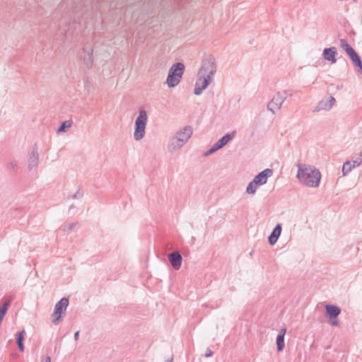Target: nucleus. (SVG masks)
Masks as SVG:
<instances>
[{
	"label": "nucleus",
	"instance_id": "obj_1",
	"mask_svg": "<svg viewBox=\"0 0 362 362\" xmlns=\"http://www.w3.org/2000/svg\"><path fill=\"white\" fill-rule=\"evenodd\" d=\"M216 70L215 58L213 55L210 54L207 58L202 60L194 89V95H200L207 88L214 78Z\"/></svg>",
	"mask_w": 362,
	"mask_h": 362
},
{
	"label": "nucleus",
	"instance_id": "obj_2",
	"mask_svg": "<svg viewBox=\"0 0 362 362\" xmlns=\"http://www.w3.org/2000/svg\"><path fill=\"white\" fill-rule=\"evenodd\" d=\"M296 177L302 184L310 187H317L321 180V173L315 167L306 164L298 163Z\"/></svg>",
	"mask_w": 362,
	"mask_h": 362
},
{
	"label": "nucleus",
	"instance_id": "obj_3",
	"mask_svg": "<svg viewBox=\"0 0 362 362\" xmlns=\"http://www.w3.org/2000/svg\"><path fill=\"white\" fill-rule=\"evenodd\" d=\"M193 133V129L191 126H186L180 129L177 134L173 136L169 145V151H173L180 148L190 138Z\"/></svg>",
	"mask_w": 362,
	"mask_h": 362
},
{
	"label": "nucleus",
	"instance_id": "obj_4",
	"mask_svg": "<svg viewBox=\"0 0 362 362\" xmlns=\"http://www.w3.org/2000/svg\"><path fill=\"white\" fill-rule=\"evenodd\" d=\"M185 66L182 62H176L170 68L166 83L169 88L177 86L182 77Z\"/></svg>",
	"mask_w": 362,
	"mask_h": 362
},
{
	"label": "nucleus",
	"instance_id": "obj_5",
	"mask_svg": "<svg viewBox=\"0 0 362 362\" xmlns=\"http://www.w3.org/2000/svg\"><path fill=\"white\" fill-rule=\"evenodd\" d=\"M147 121V112L144 107H141L134 124V138L136 141H139L144 137Z\"/></svg>",
	"mask_w": 362,
	"mask_h": 362
},
{
	"label": "nucleus",
	"instance_id": "obj_6",
	"mask_svg": "<svg viewBox=\"0 0 362 362\" xmlns=\"http://www.w3.org/2000/svg\"><path fill=\"white\" fill-rule=\"evenodd\" d=\"M341 313L339 306L333 304H327L325 306V315L327 318V322L332 327H338L339 322V315Z\"/></svg>",
	"mask_w": 362,
	"mask_h": 362
},
{
	"label": "nucleus",
	"instance_id": "obj_7",
	"mask_svg": "<svg viewBox=\"0 0 362 362\" xmlns=\"http://www.w3.org/2000/svg\"><path fill=\"white\" fill-rule=\"evenodd\" d=\"M69 298L64 297L55 304L54 312L53 314L52 315V323L58 325L59 322L62 320L64 315H65L66 308L69 305Z\"/></svg>",
	"mask_w": 362,
	"mask_h": 362
},
{
	"label": "nucleus",
	"instance_id": "obj_8",
	"mask_svg": "<svg viewBox=\"0 0 362 362\" xmlns=\"http://www.w3.org/2000/svg\"><path fill=\"white\" fill-rule=\"evenodd\" d=\"M287 96V91L282 93L278 92L276 95L272 99L267 105V109L273 114H275V110H279L282 103L286 100Z\"/></svg>",
	"mask_w": 362,
	"mask_h": 362
},
{
	"label": "nucleus",
	"instance_id": "obj_9",
	"mask_svg": "<svg viewBox=\"0 0 362 362\" xmlns=\"http://www.w3.org/2000/svg\"><path fill=\"white\" fill-rule=\"evenodd\" d=\"M168 260L175 270H179L182 262V257L179 251H174L168 255Z\"/></svg>",
	"mask_w": 362,
	"mask_h": 362
},
{
	"label": "nucleus",
	"instance_id": "obj_10",
	"mask_svg": "<svg viewBox=\"0 0 362 362\" xmlns=\"http://www.w3.org/2000/svg\"><path fill=\"white\" fill-rule=\"evenodd\" d=\"M273 175V170L270 168H266L262 172L259 173L253 178L254 183H257L259 186L263 185L267 183L268 177Z\"/></svg>",
	"mask_w": 362,
	"mask_h": 362
},
{
	"label": "nucleus",
	"instance_id": "obj_11",
	"mask_svg": "<svg viewBox=\"0 0 362 362\" xmlns=\"http://www.w3.org/2000/svg\"><path fill=\"white\" fill-rule=\"evenodd\" d=\"M362 163V151L358 154V157L356 158V160H353V164L351 163V161L346 160L343 166H342V173L343 175H346L351 170L352 168L355 167L359 166Z\"/></svg>",
	"mask_w": 362,
	"mask_h": 362
},
{
	"label": "nucleus",
	"instance_id": "obj_12",
	"mask_svg": "<svg viewBox=\"0 0 362 362\" xmlns=\"http://www.w3.org/2000/svg\"><path fill=\"white\" fill-rule=\"evenodd\" d=\"M39 163V153L37 146L35 144L33 146L32 151L29 156L28 169L31 171L33 168H36Z\"/></svg>",
	"mask_w": 362,
	"mask_h": 362
},
{
	"label": "nucleus",
	"instance_id": "obj_13",
	"mask_svg": "<svg viewBox=\"0 0 362 362\" xmlns=\"http://www.w3.org/2000/svg\"><path fill=\"white\" fill-rule=\"evenodd\" d=\"M337 54V49L335 47L325 48L322 52L323 58L330 62L332 64L336 63V56Z\"/></svg>",
	"mask_w": 362,
	"mask_h": 362
},
{
	"label": "nucleus",
	"instance_id": "obj_14",
	"mask_svg": "<svg viewBox=\"0 0 362 362\" xmlns=\"http://www.w3.org/2000/svg\"><path fill=\"white\" fill-rule=\"evenodd\" d=\"M348 56L358 72L362 74V59L360 55L354 49Z\"/></svg>",
	"mask_w": 362,
	"mask_h": 362
},
{
	"label": "nucleus",
	"instance_id": "obj_15",
	"mask_svg": "<svg viewBox=\"0 0 362 362\" xmlns=\"http://www.w3.org/2000/svg\"><path fill=\"white\" fill-rule=\"evenodd\" d=\"M282 230V226L281 223H278L275 227L273 228L272 233L268 237V243L270 245H274L277 242L279 238L281 235Z\"/></svg>",
	"mask_w": 362,
	"mask_h": 362
},
{
	"label": "nucleus",
	"instance_id": "obj_16",
	"mask_svg": "<svg viewBox=\"0 0 362 362\" xmlns=\"http://www.w3.org/2000/svg\"><path fill=\"white\" fill-rule=\"evenodd\" d=\"M286 333V328L284 327L279 330V332L277 334V337L276 339V349L279 352L282 351L284 349V346H285L284 337H285Z\"/></svg>",
	"mask_w": 362,
	"mask_h": 362
},
{
	"label": "nucleus",
	"instance_id": "obj_17",
	"mask_svg": "<svg viewBox=\"0 0 362 362\" xmlns=\"http://www.w3.org/2000/svg\"><path fill=\"white\" fill-rule=\"evenodd\" d=\"M83 51L84 52L83 63L86 68L90 69V68H92L93 64V49L91 48L89 51H86V49L83 48Z\"/></svg>",
	"mask_w": 362,
	"mask_h": 362
},
{
	"label": "nucleus",
	"instance_id": "obj_18",
	"mask_svg": "<svg viewBox=\"0 0 362 362\" xmlns=\"http://www.w3.org/2000/svg\"><path fill=\"white\" fill-rule=\"evenodd\" d=\"M25 336V330L19 331L16 334V342L18 349L21 352H23L24 349H25V346L23 344Z\"/></svg>",
	"mask_w": 362,
	"mask_h": 362
},
{
	"label": "nucleus",
	"instance_id": "obj_19",
	"mask_svg": "<svg viewBox=\"0 0 362 362\" xmlns=\"http://www.w3.org/2000/svg\"><path fill=\"white\" fill-rule=\"evenodd\" d=\"M236 132L233 131L230 133H227L224 136H223L221 139L218 140V141L220 143V144L224 147L226 145L228 144V142H230L235 136Z\"/></svg>",
	"mask_w": 362,
	"mask_h": 362
},
{
	"label": "nucleus",
	"instance_id": "obj_20",
	"mask_svg": "<svg viewBox=\"0 0 362 362\" xmlns=\"http://www.w3.org/2000/svg\"><path fill=\"white\" fill-rule=\"evenodd\" d=\"M73 122L71 120H66L61 123L60 126L58 127L57 133L60 132H66L69 128L71 127Z\"/></svg>",
	"mask_w": 362,
	"mask_h": 362
},
{
	"label": "nucleus",
	"instance_id": "obj_21",
	"mask_svg": "<svg viewBox=\"0 0 362 362\" xmlns=\"http://www.w3.org/2000/svg\"><path fill=\"white\" fill-rule=\"evenodd\" d=\"M340 47L345 51L348 55L354 49L347 42L345 39H340Z\"/></svg>",
	"mask_w": 362,
	"mask_h": 362
},
{
	"label": "nucleus",
	"instance_id": "obj_22",
	"mask_svg": "<svg viewBox=\"0 0 362 362\" xmlns=\"http://www.w3.org/2000/svg\"><path fill=\"white\" fill-rule=\"evenodd\" d=\"M330 109L327 100H321L318 103L313 112H318L321 110H329Z\"/></svg>",
	"mask_w": 362,
	"mask_h": 362
},
{
	"label": "nucleus",
	"instance_id": "obj_23",
	"mask_svg": "<svg viewBox=\"0 0 362 362\" xmlns=\"http://www.w3.org/2000/svg\"><path fill=\"white\" fill-rule=\"evenodd\" d=\"M259 185L257 184V183H254V180H252V181H250L247 187H246V192L249 194H253L256 192V190H257V187H258Z\"/></svg>",
	"mask_w": 362,
	"mask_h": 362
},
{
	"label": "nucleus",
	"instance_id": "obj_24",
	"mask_svg": "<svg viewBox=\"0 0 362 362\" xmlns=\"http://www.w3.org/2000/svg\"><path fill=\"white\" fill-rule=\"evenodd\" d=\"M83 196V192L81 191V188L79 187L78 191L74 194L71 196L70 197L71 199H80V198H82Z\"/></svg>",
	"mask_w": 362,
	"mask_h": 362
},
{
	"label": "nucleus",
	"instance_id": "obj_25",
	"mask_svg": "<svg viewBox=\"0 0 362 362\" xmlns=\"http://www.w3.org/2000/svg\"><path fill=\"white\" fill-rule=\"evenodd\" d=\"M76 225V223H71L69 224H66L64 226V231L71 230L75 227Z\"/></svg>",
	"mask_w": 362,
	"mask_h": 362
},
{
	"label": "nucleus",
	"instance_id": "obj_26",
	"mask_svg": "<svg viewBox=\"0 0 362 362\" xmlns=\"http://www.w3.org/2000/svg\"><path fill=\"white\" fill-rule=\"evenodd\" d=\"M212 149L216 151L223 148V146L220 144V143L217 141L212 146Z\"/></svg>",
	"mask_w": 362,
	"mask_h": 362
},
{
	"label": "nucleus",
	"instance_id": "obj_27",
	"mask_svg": "<svg viewBox=\"0 0 362 362\" xmlns=\"http://www.w3.org/2000/svg\"><path fill=\"white\" fill-rule=\"evenodd\" d=\"M335 101H336L335 98L333 96L330 95L329 96V99L327 100L328 104H329L330 108L332 107V106L334 105Z\"/></svg>",
	"mask_w": 362,
	"mask_h": 362
},
{
	"label": "nucleus",
	"instance_id": "obj_28",
	"mask_svg": "<svg viewBox=\"0 0 362 362\" xmlns=\"http://www.w3.org/2000/svg\"><path fill=\"white\" fill-rule=\"evenodd\" d=\"M214 354V352L209 349L207 348L204 354V356L208 358L212 356Z\"/></svg>",
	"mask_w": 362,
	"mask_h": 362
},
{
	"label": "nucleus",
	"instance_id": "obj_29",
	"mask_svg": "<svg viewBox=\"0 0 362 362\" xmlns=\"http://www.w3.org/2000/svg\"><path fill=\"white\" fill-rule=\"evenodd\" d=\"M214 153H215V151L213 150L212 148L211 147L209 149H208L206 151H205L203 155L204 156H208Z\"/></svg>",
	"mask_w": 362,
	"mask_h": 362
},
{
	"label": "nucleus",
	"instance_id": "obj_30",
	"mask_svg": "<svg viewBox=\"0 0 362 362\" xmlns=\"http://www.w3.org/2000/svg\"><path fill=\"white\" fill-rule=\"evenodd\" d=\"M16 167V164L13 163V162H10L8 163V168L14 170Z\"/></svg>",
	"mask_w": 362,
	"mask_h": 362
},
{
	"label": "nucleus",
	"instance_id": "obj_31",
	"mask_svg": "<svg viewBox=\"0 0 362 362\" xmlns=\"http://www.w3.org/2000/svg\"><path fill=\"white\" fill-rule=\"evenodd\" d=\"M79 338V331H77L74 333V339L77 341Z\"/></svg>",
	"mask_w": 362,
	"mask_h": 362
},
{
	"label": "nucleus",
	"instance_id": "obj_32",
	"mask_svg": "<svg viewBox=\"0 0 362 362\" xmlns=\"http://www.w3.org/2000/svg\"><path fill=\"white\" fill-rule=\"evenodd\" d=\"M76 206L74 204H71L70 206H69V211L71 212V211L74 209H75Z\"/></svg>",
	"mask_w": 362,
	"mask_h": 362
},
{
	"label": "nucleus",
	"instance_id": "obj_33",
	"mask_svg": "<svg viewBox=\"0 0 362 362\" xmlns=\"http://www.w3.org/2000/svg\"><path fill=\"white\" fill-rule=\"evenodd\" d=\"M45 362H51V357L49 356H46Z\"/></svg>",
	"mask_w": 362,
	"mask_h": 362
},
{
	"label": "nucleus",
	"instance_id": "obj_34",
	"mask_svg": "<svg viewBox=\"0 0 362 362\" xmlns=\"http://www.w3.org/2000/svg\"><path fill=\"white\" fill-rule=\"evenodd\" d=\"M341 86H337L336 87V89H337V90H339V89L341 88Z\"/></svg>",
	"mask_w": 362,
	"mask_h": 362
},
{
	"label": "nucleus",
	"instance_id": "obj_35",
	"mask_svg": "<svg viewBox=\"0 0 362 362\" xmlns=\"http://www.w3.org/2000/svg\"><path fill=\"white\" fill-rule=\"evenodd\" d=\"M173 361V359L171 358L170 360H166L165 362H172Z\"/></svg>",
	"mask_w": 362,
	"mask_h": 362
},
{
	"label": "nucleus",
	"instance_id": "obj_36",
	"mask_svg": "<svg viewBox=\"0 0 362 362\" xmlns=\"http://www.w3.org/2000/svg\"><path fill=\"white\" fill-rule=\"evenodd\" d=\"M185 134H182L181 137H185Z\"/></svg>",
	"mask_w": 362,
	"mask_h": 362
}]
</instances>
